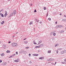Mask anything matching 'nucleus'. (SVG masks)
<instances>
[{"label":"nucleus","instance_id":"5fc2aeb1","mask_svg":"<svg viewBox=\"0 0 66 66\" xmlns=\"http://www.w3.org/2000/svg\"><path fill=\"white\" fill-rule=\"evenodd\" d=\"M12 16L11 14L9 16L10 17H11V16Z\"/></svg>","mask_w":66,"mask_h":66},{"label":"nucleus","instance_id":"8fccbe9b","mask_svg":"<svg viewBox=\"0 0 66 66\" xmlns=\"http://www.w3.org/2000/svg\"><path fill=\"white\" fill-rule=\"evenodd\" d=\"M38 54H36V56H38Z\"/></svg>","mask_w":66,"mask_h":66},{"label":"nucleus","instance_id":"f257e3e1","mask_svg":"<svg viewBox=\"0 0 66 66\" xmlns=\"http://www.w3.org/2000/svg\"><path fill=\"white\" fill-rule=\"evenodd\" d=\"M17 44L16 43H13L12 44V47H16L17 46Z\"/></svg>","mask_w":66,"mask_h":66},{"label":"nucleus","instance_id":"9d476101","mask_svg":"<svg viewBox=\"0 0 66 66\" xmlns=\"http://www.w3.org/2000/svg\"><path fill=\"white\" fill-rule=\"evenodd\" d=\"M35 20L37 21V22H38L39 21V20H38L37 19H36Z\"/></svg>","mask_w":66,"mask_h":66},{"label":"nucleus","instance_id":"de8ad7c7","mask_svg":"<svg viewBox=\"0 0 66 66\" xmlns=\"http://www.w3.org/2000/svg\"><path fill=\"white\" fill-rule=\"evenodd\" d=\"M10 43H11V42L9 41V42L8 43H9V44H10Z\"/></svg>","mask_w":66,"mask_h":66},{"label":"nucleus","instance_id":"58836bf2","mask_svg":"<svg viewBox=\"0 0 66 66\" xmlns=\"http://www.w3.org/2000/svg\"><path fill=\"white\" fill-rule=\"evenodd\" d=\"M4 47H6V45H4Z\"/></svg>","mask_w":66,"mask_h":66},{"label":"nucleus","instance_id":"a18cd8bd","mask_svg":"<svg viewBox=\"0 0 66 66\" xmlns=\"http://www.w3.org/2000/svg\"><path fill=\"white\" fill-rule=\"evenodd\" d=\"M15 54H13V56H15Z\"/></svg>","mask_w":66,"mask_h":66},{"label":"nucleus","instance_id":"6ab92c4d","mask_svg":"<svg viewBox=\"0 0 66 66\" xmlns=\"http://www.w3.org/2000/svg\"><path fill=\"white\" fill-rule=\"evenodd\" d=\"M33 24V22H31L29 23V24Z\"/></svg>","mask_w":66,"mask_h":66},{"label":"nucleus","instance_id":"6e6552de","mask_svg":"<svg viewBox=\"0 0 66 66\" xmlns=\"http://www.w3.org/2000/svg\"><path fill=\"white\" fill-rule=\"evenodd\" d=\"M44 57H40L39 58V59H40V60H43V59H44Z\"/></svg>","mask_w":66,"mask_h":66},{"label":"nucleus","instance_id":"6e6d98bb","mask_svg":"<svg viewBox=\"0 0 66 66\" xmlns=\"http://www.w3.org/2000/svg\"><path fill=\"white\" fill-rule=\"evenodd\" d=\"M26 38H25L23 39V40H26Z\"/></svg>","mask_w":66,"mask_h":66},{"label":"nucleus","instance_id":"e433bc0d","mask_svg":"<svg viewBox=\"0 0 66 66\" xmlns=\"http://www.w3.org/2000/svg\"><path fill=\"white\" fill-rule=\"evenodd\" d=\"M61 52L62 53V54H63V53H64V52L63 51V52Z\"/></svg>","mask_w":66,"mask_h":66},{"label":"nucleus","instance_id":"f03ea898","mask_svg":"<svg viewBox=\"0 0 66 66\" xmlns=\"http://www.w3.org/2000/svg\"><path fill=\"white\" fill-rule=\"evenodd\" d=\"M23 51H24L23 50H21L20 51V53H23Z\"/></svg>","mask_w":66,"mask_h":66},{"label":"nucleus","instance_id":"052dcab7","mask_svg":"<svg viewBox=\"0 0 66 66\" xmlns=\"http://www.w3.org/2000/svg\"><path fill=\"white\" fill-rule=\"evenodd\" d=\"M62 64H64V62L63 63V62H62Z\"/></svg>","mask_w":66,"mask_h":66},{"label":"nucleus","instance_id":"393cba45","mask_svg":"<svg viewBox=\"0 0 66 66\" xmlns=\"http://www.w3.org/2000/svg\"><path fill=\"white\" fill-rule=\"evenodd\" d=\"M6 15H7V14H5L4 15V17H6Z\"/></svg>","mask_w":66,"mask_h":66},{"label":"nucleus","instance_id":"a878e982","mask_svg":"<svg viewBox=\"0 0 66 66\" xmlns=\"http://www.w3.org/2000/svg\"><path fill=\"white\" fill-rule=\"evenodd\" d=\"M12 56H13L11 55L10 57H9V58H11V57H12Z\"/></svg>","mask_w":66,"mask_h":66},{"label":"nucleus","instance_id":"7c9ffc66","mask_svg":"<svg viewBox=\"0 0 66 66\" xmlns=\"http://www.w3.org/2000/svg\"><path fill=\"white\" fill-rule=\"evenodd\" d=\"M3 11V9H2L1 11H0V12H2Z\"/></svg>","mask_w":66,"mask_h":66},{"label":"nucleus","instance_id":"0e129e2a","mask_svg":"<svg viewBox=\"0 0 66 66\" xmlns=\"http://www.w3.org/2000/svg\"><path fill=\"white\" fill-rule=\"evenodd\" d=\"M8 18H10V16H8Z\"/></svg>","mask_w":66,"mask_h":66},{"label":"nucleus","instance_id":"49530a36","mask_svg":"<svg viewBox=\"0 0 66 66\" xmlns=\"http://www.w3.org/2000/svg\"><path fill=\"white\" fill-rule=\"evenodd\" d=\"M36 48H38V46H36L35 47Z\"/></svg>","mask_w":66,"mask_h":66},{"label":"nucleus","instance_id":"cd10ccee","mask_svg":"<svg viewBox=\"0 0 66 66\" xmlns=\"http://www.w3.org/2000/svg\"><path fill=\"white\" fill-rule=\"evenodd\" d=\"M59 50H62V48H59Z\"/></svg>","mask_w":66,"mask_h":66},{"label":"nucleus","instance_id":"f704fd0d","mask_svg":"<svg viewBox=\"0 0 66 66\" xmlns=\"http://www.w3.org/2000/svg\"><path fill=\"white\" fill-rule=\"evenodd\" d=\"M2 61L1 60H0V63H2Z\"/></svg>","mask_w":66,"mask_h":66},{"label":"nucleus","instance_id":"c85d7f7f","mask_svg":"<svg viewBox=\"0 0 66 66\" xmlns=\"http://www.w3.org/2000/svg\"><path fill=\"white\" fill-rule=\"evenodd\" d=\"M46 17H47L48 16V13H47V14H46Z\"/></svg>","mask_w":66,"mask_h":66},{"label":"nucleus","instance_id":"0eeeda50","mask_svg":"<svg viewBox=\"0 0 66 66\" xmlns=\"http://www.w3.org/2000/svg\"><path fill=\"white\" fill-rule=\"evenodd\" d=\"M23 53H24V54H26L27 53V52H26V51H24V52H23Z\"/></svg>","mask_w":66,"mask_h":66},{"label":"nucleus","instance_id":"423d86ee","mask_svg":"<svg viewBox=\"0 0 66 66\" xmlns=\"http://www.w3.org/2000/svg\"><path fill=\"white\" fill-rule=\"evenodd\" d=\"M42 41H39V43H38V45L40 44L41 43H42Z\"/></svg>","mask_w":66,"mask_h":66},{"label":"nucleus","instance_id":"69168bd1","mask_svg":"<svg viewBox=\"0 0 66 66\" xmlns=\"http://www.w3.org/2000/svg\"><path fill=\"white\" fill-rule=\"evenodd\" d=\"M1 42H0V44H1Z\"/></svg>","mask_w":66,"mask_h":66},{"label":"nucleus","instance_id":"39448f33","mask_svg":"<svg viewBox=\"0 0 66 66\" xmlns=\"http://www.w3.org/2000/svg\"><path fill=\"white\" fill-rule=\"evenodd\" d=\"M0 15H1L2 17H4V15H3V14H2L1 13H0Z\"/></svg>","mask_w":66,"mask_h":66},{"label":"nucleus","instance_id":"bb28decb","mask_svg":"<svg viewBox=\"0 0 66 66\" xmlns=\"http://www.w3.org/2000/svg\"><path fill=\"white\" fill-rule=\"evenodd\" d=\"M57 28H59L58 27V26H56V27H55L56 29H57Z\"/></svg>","mask_w":66,"mask_h":66},{"label":"nucleus","instance_id":"9b49d317","mask_svg":"<svg viewBox=\"0 0 66 66\" xmlns=\"http://www.w3.org/2000/svg\"><path fill=\"white\" fill-rule=\"evenodd\" d=\"M10 52L11 51H10L7 50L6 51V53H10Z\"/></svg>","mask_w":66,"mask_h":66},{"label":"nucleus","instance_id":"412c9836","mask_svg":"<svg viewBox=\"0 0 66 66\" xmlns=\"http://www.w3.org/2000/svg\"><path fill=\"white\" fill-rule=\"evenodd\" d=\"M50 59H51V61H53V58H50Z\"/></svg>","mask_w":66,"mask_h":66},{"label":"nucleus","instance_id":"5701e85b","mask_svg":"<svg viewBox=\"0 0 66 66\" xmlns=\"http://www.w3.org/2000/svg\"><path fill=\"white\" fill-rule=\"evenodd\" d=\"M6 64V62H4V65H5Z\"/></svg>","mask_w":66,"mask_h":66},{"label":"nucleus","instance_id":"4d7b16f0","mask_svg":"<svg viewBox=\"0 0 66 66\" xmlns=\"http://www.w3.org/2000/svg\"><path fill=\"white\" fill-rule=\"evenodd\" d=\"M6 13H7V12H6V11H5V13H6Z\"/></svg>","mask_w":66,"mask_h":66},{"label":"nucleus","instance_id":"4be33fe9","mask_svg":"<svg viewBox=\"0 0 66 66\" xmlns=\"http://www.w3.org/2000/svg\"><path fill=\"white\" fill-rule=\"evenodd\" d=\"M16 60V61H17V62H18V61H19V59H18Z\"/></svg>","mask_w":66,"mask_h":66},{"label":"nucleus","instance_id":"a19ab883","mask_svg":"<svg viewBox=\"0 0 66 66\" xmlns=\"http://www.w3.org/2000/svg\"><path fill=\"white\" fill-rule=\"evenodd\" d=\"M34 44H35V45H37V43H35H35H34Z\"/></svg>","mask_w":66,"mask_h":66},{"label":"nucleus","instance_id":"13d9d810","mask_svg":"<svg viewBox=\"0 0 66 66\" xmlns=\"http://www.w3.org/2000/svg\"><path fill=\"white\" fill-rule=\"evenodd\" d=\"M64 52H66V50H64Z\"/></svg>","mask_w":66,"mask_h":66},{"label":"nucleus","instance_id":"473e14b6","mask_svg":"<svg viewBox=\"0 0 66 66\" xmlns=\"http://www.w3.org/2000/svg\"><path fill=\"white\" fill-rule=\"evenodd\" d=\"M44 10H46V8L45 7H44Z\"/></svg>","mask_w":66,"mask_h":66},{"label":"nucleus","instance_id":"7ed1b4c3","mask_svg":"<svg viewBox=\"0 0 66 66\" xmlns=\"http://www.w3.org/2000/svg\"><path fill=\"white\" fill-rule=\"evenodd\" d=\"M16 11L15 10H14L13 11V14L14 15H15L16 14Z\"/></svg>","mask_w":66,"mask_h":66},{"label":"nucleus","instance_id":"72a5a7b5","mask_svg":"<svg viewBox=\"0 0 66 66\" xmlns=\"http://www.w3.org/2000/svg\"><path fill=\"white\" fill-rule=\"evenodd\" d=\"M26 49H28V48H29V47H26Z\"/></svg>","mask_w":66,"mask_h":66},{"label":"nucleus","instance_id":"4c0bfd02","mask_svg":"<svg viewBox=\"0 0 66 66\" xmlns=\"http://www.w3.org/2000/svg\"><path fill=\"white\" fill-rule=\"evenodd\" d=\"M34 12H36V9H35V11H34Z\"/></svg>","mask_w":66,"mask_h":66},{"label":"nucleus","instance_id":"aec40b11","mask_svg":"<svg viewBox=\"0 0 66 66\" xmlns=\"http://www.w3.org/2000/svg\"><path fill=\"white\" fill-rule=\"evenodd\" d=\"M61 27H62V26H61V25H58V27L59 28H61Z\"/></svg>","mask_w":66,"mask_h":66},{"label":"nucleus","instance_id":"774afa93","mask_svg":"<svg viewBox=\"0 0 66 66\" xmlns=\"http://www.w3.org/2000/svg\"><path fill=\"white\" fill-rule=\"evenodd\" d=\"M65 29L66 30V27L65 28Z\"/></svg>","mask_w":66,"mask_h":66},{"label":"nucleus","instance_id":"f8f14e48","mask_svg":"<svg viewBox=\"0 0 66 66\" xmlns=\"http://www.w3.org/2000/svg\"><path fill=\"white\" fill-rule=\"evenodd\" d=\"M39 46H41V47L42 46H43L44 45H43V44H40L39 45Z\"/></svg>","mask_w":66,"mask_h":66},{"label":"nucleus","instance_id":"c756f323","mask_svg":"<svg viewBox=\"0 0 66 66\" xmlns=\"http://www.w3.org/2000/svg\"><path fill=\"white\" fill-rule=\"evenodd\" d=\"M48 19L49 20H51V19L50 18H48Z\"/></svg>","mask_w":66,"mask_h":66},{"label":"nucleus","instance_id":"864d4df0","mask_svg":"<svg viewBox=\"0 0 66 66\" xmlns=\"http://www.w3.org/2000/svg\"><path fill=\"white\" fill-rule=\"evenodd\" d=\"M56 52H57V53H58V51H56Z\"/></svg>","mask_w":66,"mask_h":66},{"label":"nucleus","instance_id":"ddd939ff","mask_svg":"<svg viewBox=\"0 0 66 66\" xmlns=\"http://www.w3.org/2000/svg\"><path fill=\"white\" fill-rule=\"evenodd\" d=\"M47 61H49V62H50L51 61V59H47Z\"/></svg>","mask_w":66,"mask_h":66},{"label":"nucleus","instance_id":"3c124183","mask_svg":"<svg viewBox=\"0 0 66 66\" xmlns=\"http://www.w3.org/2000/svg\"><path fill=\"white\" fill-rule=\"evenodd\" d=\"M57 22H55V24H57Z\"/></svg>","mask_w":66,"mask_h":66},{"label":"nucleus","instance_id":"79ce46f5","mask_svg":"<svg viewBox=\"0 0 66 66\" xmlns=\"http://www.w3.org/2000/svg\"><path fill=\"white\" fill-rule=\"evenodd\" d=\"M16 54H18V52H16Z\"/></svg>","mask_w":66,"mask_h":66},{"label":"nucleus","instance_id":"f3484780","mask_svg":"<svg viewBox=\"0 0 66 66\" xmlns=\"http://www.w3.org/2000/svg\"><path fill=\"white\" fill-rule=\"evenodd\" d=\"M61 33H64V31L63 30H62L61 31Z\"/></svg>","mask_w":66,"mask_h":66},{"label":"nucleus","instance_id":"bf43d9fd","mask_svg":"<svg viewBox=\"0 0 66 66\" xmlns=\"http://www.w3.org/2000/svg\"><path fill=\"white\" fill-rule=\"evenodd\" d=\"M40 23H42V22H39Z\"/></svg>","mask_w":66,"mask_h":66},{"label":"nucleus","instance_id":"37998d69","mask_svg":"<svg viewBox=\"0 0 66 66\" xmlns=\"http://www.w3.org/2000/svg\"><path fill=\"white\" fill-rule=\"evenodd\" d=\"M30 55H31V54H29V56H30Z\"/></svg>","mask_w":66,"mask_h":66},{"label":"nucleus","instance_id":"1a4fd4ad","mask_svg":"<svg viewBox=\"0 0 66 66\" xmlns=\"http://www.w3.org/2000/svg\"><path fill=\"white\" fill-rule=\"evenodd\" d=\"M4 23V21H3L2 22H1V23L2 25Z\"/></svg>","mask_w":66,"mask_h":66},{"label":"nucleus","instance_id":"a211bd4d","mask_svg":"<svg viewBox=\"0 0 66 66\" xmlns=\"http://www.w3.org/2000/svg\"><path fill=\"white\" fill-rule=\"evenodd\" d=\"M53 35L54 36H55V35H56V34L55 33H54L53 34Z\"/></svg>","mask_w":66,"mask_h":66},{"label":"nucleus","instance_id":"dca6fc26","mask_svg":"<svg viewBox=\"0 0 66 66\" xmlns=\"http://www.w3.org/2000/svg\"><path fill=\"white\" fill-rule=\"evenodd\" d=\"M28 43V42L27 41H25L24 42V43H25V44H27Z\"/></svg>","mask_w":66,"mask_h":66},{"label":"nucleus","instance_id":"338daca9","mask_svg":"<svg viewBox=\"0 0 66 66\" xmlns=\"http://www.w3.org/2000/svg\"><path fill=\"white\" fill-rule=\"evenodd\" d=\"M14 37V36H13V37Z\"/></svg>","mask_w":66,"mask_h":66},{"label":"nucleus","instance_id":"ea45409f","mask_svg":"<svg viewBox=\"0 0 66 66\" xmlns=\"http://www.w3.org/2000/svg\"><path fill=\"white\" fill-rule=\"evenodd\" d=\"M14 62H17L16 60H14Z\"/></svg>","mask_w":66,"mask_h":66},{"label":"nucleus","instance_id":"603ef678","mask_svg":"<svg viewBox=\"0 0 66 66\" xmlns=\"http://www.w3.org/2000/svg\"><path fill=\"white\" fill-rule=\"evenodd\" d=\"M66 59H65V60H64V61H65V62H66Z\"/></svg>","mask_w":66,"mask_h":66},{"label":"nucleus","instance_id":"09e8293b","mask_svg":"<svg viewBox=\"0 0 66 66\" xmlns=\"http://www.w3.org/2000/svg\"><path fill=\"white\" fill-rule=\"evenodd\" d=\"M38 48H40V46H38Z\"/></svg>","mask_w":66,"mask_h":66},{"label":"nucleus","instance_id":"2f4dec72","mask_svg":"<svg viewBox=\"0 0 66 66\" xmlns=\"http://www.w3.org/2000/svg\"><path fill=\"white\" fill-rule=\"evenodd\" d=\"M11 15H12V16H13V13H12L11 14Z\"/></svg>","mask_w":66,"mask_h":66},{"label":"nucleus","instance_id":"b1692460","mask_svg":"<svg viewBox=\"0 0 66 66\" xmlns=\"http://www.w3.org/2000/svg\"><path fill=\"white\" fill-rule=\"evenodd\" d=\"M48 53H51V51H48Z\"/></svg>","mask_w":66,"mask_h":66},{"label":"nucleus","instance_id":"2eb2a0df","mask_svg":"<svg viewBox=\"0 0 66 66\" xmlns=\"http://www.w3.org/2000/svg\"><path fill=\"white\" fill-rule=\"evenodd\" d=\"M62 21H66V19H63Z\"/></svg>","mask_w":66,"mask_h":66},{"label":"nucleus","instance_id":"20e7f679","mask_svg":"<svg viewBox=\"0 0 66 66\" xmlns=\"http://www.w3.org/2000/svg\"><path fill=\"white\" fill-rule=\"evenodd\" d=\"M4 55H5V54L4 53H2V54H1V55L2 56H4Z\"/></svg>","mask_w":66,"mask_h":66},{"label":"nucleus","instance_id":"680f3d73","mask_svg":"<svg viewBox=\"0 0 66 66\" xmlns=\"http://www.w3.org/2000/svg\"><path fill=\"white\" fill-rule=\"evenodd\" d=\"M60 15H62V14L60 13Z\"/></svg>","mask_w":66,"mask_h":66},{"label":"nucleus","instance_id":"4468645a","mask_svg":"<svg viewBox=\"0 0 66 66\" xmlns=\"http://www.w3.org/2000/svg\"><path fill=\"white\" fill-rule=\"evenodd\" d=\"M55 45V47H56L57 46H59V44H56Z\"/></svg>","mask_w":66,"mask_h":66},{"label":"nucleus","instance_id":"e2e57ef3","mask_svg":"<svg viewBox=\"0 0 66 66\" xmlns=\"http://www.w3.org/2000/svg\"><path fill=\"white\" fill-rule=\"evenodd\" d=\"M56 62H55V64H56Z\"/></svg>","mask_w":66,"mask_h":66},{"label":"nucleus","instance_id":"c03bdc74","mask_svg":"<svg viewBox=\"0 0 66 66\" xmlns=\"http://www.w3.org/2000/svg\"><path fill=\"white\" fill-rule=\"evenodd\" d=\"M31 63H32V62L31 61H30L29 62V63L30 64H31Z\"/></svg>","mask_w":66,"mask_h":66},{"label":"nucleus","instance_id":"c9c22d12","mask_svg":"<svg viewBox=\"0 0 66 66\" xmlns=\"http://www.w3.org/2000/svg\"><path fill=\"white\" fill-rule=\"evenodd\" d=\"M33 55L34 56H36V54H34Z\"/></svg>","mask_w":66,"mask_h":66}]
</instances>
